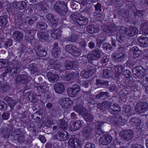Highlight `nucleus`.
<instances>
[{"label": "nucleus", "mask_w": 148, "mask_h": 148, "mask_svg": "<svg viewBox=\"0 0 148 148\" xmlns=\"http://www.w3.org/2000/svg\"><path fill=\"white\" fill-rule=\"evenodd\" d=\"M78 36L76 34L71 35L70 36L66 38V40L70 42H75L77 40Z\"/></svg>", "instance_id": "47"}, {"label": "nucleus", "mask_w": 148, "mask_h": 148, "mask_svg": "<svg viewBox=\"0 0 148 148\" xmlns=\"http://www.w3.org/2000/svg\"><path fill=\"white\" fill-rule=\"evenodd\" d=\"M51 34L52 37L56 39H60L61 36L60 29H58L51 30Z\"/></svg>", "instance_id": "26"}, {"label": "nucleus", "mask_w": 148, "mask_h": 148, "mask_svg": "<svg viewBox=\"0 0 148 148\" xmlns=\"http://www.w3.org/2000/svg\"><path fill=\"white\" fill-rule=\"evenodd\" d=\"M95 71V69H90L89 70H83L82 71L80 75L83 78H89L92 74V73L94 72Z\"/></svg>", "instance_id": "24"}, {"label": "nucleus", "mask_w": 148, "mask_h": 148, "mask_svg": "<svg viewBox=\"0 0 148 148\" xmlns=\"http://www.w3.org/2000/svg\"><path fill=\"white\" fill-rule=\"evenodd\" d=\"M22 134L23 133L21 132L20 129L18 128L12 131L11 136L14 137L15 139H16L19 135Z\"/></svg>", "instance_id": "35"}, {"label": "nucleus", "mask_w": 148, "mask_h": 148, "mask_svg": "<svg viewBox=\"0 0 148 148\" xmlns=\"http://www.w3.org/2000/svg\"><path fill=\"white\" fill-rule=\"evenodd\" d=\"M86 29L88 32L90 34L96 33L99 30V28H95L93 26L88 25L87 26Z\"/></svg>", "instance_id": "38"}, {"label": "nucleus", "mask_w": 148, "mask_h": 148, "mask_svg": "<svg viewBox=\"0 0 148 148\" xmlns=\"http://www.w3.org/2000/svg\"><path fill=\"white\" fill-rule=\"evenodd\" d=\"M142 69L141 66H138L133 69V75L135 78H139L142 76V71L141 70Z\"/></svg>", "instance_id": "22"}, {"label": "nucleus", "mask_w": 148, "mask_h": 148, "mask_svg": "<svg viewBox=\"0 0 148 148\" xmlns=\"http://www.w3.org/2000/svg\"><path fill=\"white\" fill-rule=\"evenodd\" d=\"M25 22L26 24H28L29 25H32L34 24V21L29 16H27L25 19Z\"/></svg>", "instance_id": "59"}, {"label": "nucleus", "mask_w": 148, "mask_h": 148, "mask_svg": "<svg viewBox=\"0 0 148 148\" xmlns=\"http://www.w3.org/2000/svg\"><path fill=\"white\" fill-rule=\"evenodd\" d=\"M138 41L140 43L141 46L146 47L148 46V38L144 35H142L138 38Z\"/></svg>", "instance_id": "18"}, {"label": "nucleus", "mask_w": 148, "mask_h": 148, "mask_svg": "<svg viewBox=\"0 0 148 148\" xmlns=\"http://www.w3.org/2000/svg\"><path fill=\"white\" fill-rule=\"evenodd\" d=\"M33 140L31 136H28L27 138H25L24 144L28 145L32 143L33 141Z\"/></svg>", "instance_id": "58"}, {"label": "nucleus", "mask_w": 148, "mask_h": 148, "mask_svg": "<svg viewBox=\"0 0 148 148\" xmlns=\"http://www.w3.org/2000/svg\"><path fill=\"white\" fill-rule=\"evenodd\" d=\"M37 90L40 93H43L46 92L48 90V86L47 85L44 83L39 84L37 87Z\"/></svg>", "instance_id": "25"}, {"label": "nucleus", "mask_w": 148, "mask_h": 148, "mask_svg": "<svg viewBox=\"0 0 148 148\" xmlns=\"http://www.w3.org/2000/svg\"><path fill=\"white\" fill-rule=\"evenodd\" d=\"M70 17L73 21L80 26L85 25L87 24V19L82 17H80L77 15V13L73 14L70 15Z\"/></svg>", "instance_id": "3"}, {"label": "nucleus", "mask_w": 148, "mask_h": 148, "mask_svg": "<svg viewBox=\"0 0 148 148\" xmlns=\"http://www.w3.org/2000/svg\"><path fill=\"white\" fill-rule=\"evenodd\" d=\"M30 101L34 103H36L38 99L36 96L32 92H30L28 96Z\"/></svg>", "instance_id": "40"}, {"label": "nucleus", "mask_w": 148, "mask_h": 148, "mask_svg": "<svg viewBox=\"0 0 148 148\" xmlns=\"http://www.w3.org/2000/svg\"><path fill=\"white\" fill-rule=\"evenodd\" d=\"M123 75L126 77L130 78L132 76V74L131 72L128 70H125L123 73Z\"/></svg>", "instance_id": "60"}, {"label": "nucleus", "mask_w": 148, "mask_h": 148, "mask_svg": "<svg viewBox=\"0 0 148 148\" xmlns=\"http://www.w3.org/2000/svg\"><path fill=\"white\" fill-rule=\"evenodd\" d=\"M101 125V121H97L96 123L95 131L97 135H101L102 134Z\"/></svg>", "instance_id": "33"}, {"label": "nucleus", "mask_w": 148, "mask_h": 148, "mask_svg": "<svg viewBox=\"0 0 148 148\" xmlns=\"http://www.w3.org/2000/svg\"><path fill=\"white\" fill-rule=\"evenodd\" d=\"M131 53H133V57L134 58H137L140 53V50L137 47H132L130 51Z\"/></svg>", "instance_id": "32"}, {"label": "nucleus", "mask_w": 148, "mask_h": 148, "mask_svg": "<svg viewBox=\"0 0 148 148\" xmlns=\"http://www.w3.org/2000/svg\"><path fill=\"white\" fill-rule=\"evenodd\" d=\"M124 69V67L122 65H117L115 68L116 73L118 75L120 74L123 71Z\"/></svg>", "instance_id": "48"}, {"label": "nucleus", "mask_w": 148, "mask_h": 148, "mask_svg": "<svg viewBox=\"0 0 148 148\" xmlns=\"http://www.w3.org/2000/svg\"><path fill=\"white\" fill-rule=\"evenodd\" d=\"M132 108L130 106H127L124 108L123 113L125 116H130L132 114Z\"/></svg>", "instance_id": "36"}, {"label": "nucleus", "mask_w": 148, "mask_h": 148, "mask_svg": "<svg viewBox=\"0 0 148 148\" xmlns=\"http://www.w3.org/2000/svg\"><path fill=\"white\" fill-rule=\"evenodd\" d=\"M103 28L102 27L103 30L104 32L109 33L114 32L116 31L118 29V27L114 24H112L108 26L105 25L103 26Z\"/></svg>", "instance_id": "17"}, {"label": "nucleus", "mask_w": 148, "mask_h": 148, "mask_svg": "<svg viewBox=\"0 0 148 148\" xmlns=\"http://www.w3.org/2000/svg\"><path fill=\"white\" fill-rule=\"evenodd\" d=\"M54 9L58 14L62 16H65L68 11L67 4L64 2L60 1L56 3Z\"/></svg>", "instance_id": "1"}, {"label": "nucleus", "mask_w": 148, "mask_h": 148, "mask_svg": "<svg viewBox=\"0 0 148 148\" xmlns=\"http://www.w3.org/2000/svg\"><path fill=\"white\" fill-rule=\"evenodd\" d=\"M10 86L8 83L5 82H0V91L2 92H6L9 90Z\"/></svg>", "instance_id": "30"}, {"label": "nucleus", "mask_w": 148, "mask_h": 148, "mask_svg": "<svg viewBox=\"0 0 148 148\" xmlns=\"http://www.w3.org/2000/svg\"><path fill=\"white\" fill-rule=\"evenodd\" d=\"M74 76L73 74L70 73L64 77V80L69 81L73 79Z\"/></svg>", "instance_id": "57"}, {"label": "nucleus", "mask_w": 148, "mask_h": 148, "mask_svg": "<svg viewBox=\"0 0 148 148\" xmlns=\"http://www.w3.org/2000/svg\"><path fill=\"white\" fill-rule=\"evenodd\" d=\"M110 109L114 112H117L121 110V108L118 104H114L109 106Z\"/></svg>", "instance_id": "43"}, {"label": "nucleus", "mask_w": 148, "mask_h": 148, "mask_svg": "<svg viewBox=\"0 0 148 148\" xmlns=\"http://www.w3.org/2000/svg\"><path fill=\"white\" fill-rule=\"evenodd\" d=\"M8 18V15H5L0 16V23L1 24H6L7 23V20Z\"/></svg>", "instance_id": "46"}, {"label": "nucleus", "mask_w": 148, "mask_h": 148, "mask_svg": "<svg viewBox=\"0 0 148 148\" xmlns=\"http://www.w3.org/2000/svg\"><path fill=\"white\" fill-rule=\"evenodd\" d=\"M131 121L132 123L137 126H139L141 124L140 120L137 118L133 117L131 118Z\"/></svg>", "instance_id": "49"}, {"label": "nucleus", "mask_w": 148, "mask_h": 148, "mask_svg": "<svg viewBox=\"0 0 148 148\" xmlns=\"http://www.w3.org/2000/svg\"><path fill=\"white\" fill-rule=\"evenodd\" d=\"M28 80L27 76L25 74H21L16 78V82L18 84H25Z\"/></svg>", "instance_id": "23"}, {"label": "nucleus", "mask_w": 148, "mask_h": 148, "mask_svg": "<svg viewBox=\"0 0 148 148\" xmlns=\"http://www.w3.org/2000/svg\"><path fill=\"white\" fill-rule=\"evenodd\" d=\"M82 53V51L80 49L77 48L76 47L74 50L72 55L76 57L79 56Z\"/></svg>", "instance_id": "51"}, {"label": "nucleus", "mask_w": 148, "mask_h": 148, "mask_svg": "<svg viewBox=\"0 0 148 148\" xmlns=\"http://www.w3.org/2000/svg\"><path fill=\"white\" fill-rule=\"evenodd\" d=\"M74 62L73 61L66 60L65 63V65L64 66L66 69L70 70H71L73 67V65Z\"/></svg>", "instance_id": "44"}, {"label": "nucleus", "mask_w": 148, "mask_h": 148, "mask_svg": "<svg viewBox=\"0 0 148 148\" xmlns=\"http://www.w3.org/2000/svg\"><path fill=\"white\" fill-rule=\"evenodd\" d=\"M37 35L38 39L44 40H47L49 37L48 34L45 32H38Z\"/></svg>", "instance_id": "34"}, {"label": "nucleus", "mask_w": 148, "mask_h": 148, "mask_svg": "<svg viewBox=\"0 0 148 148\" xmlns=\"http://www.w3.org/2000/svg\"><path fill=\"white\" fill-rule=\"evenodd\" d=\"M135 110L137 112L141 114L148 110V104L146 101H140L136 106Z\"/></svg>", "instance_id": "4"}, {"label": "nucleus", "mask_w": 148, "mask_h": 148, "mask_svg": "<svg viewBox=\"0 0 148 148\" xmlns=\"http://www.w3.org/2000/svg\"><path fill=\"white\" fill-rule=\"evenodd\" d=\"M10 130L9 128H2L1 129V134L3 137L8 138L10 136Z\"/></svg>", "instance_id": "29"}, {"label": "nucleus", "mask_w": 148, "mask_h": 148, "mask_svg": "<svg viewBox=\"0 0 148 148\" xmlns=\"http://www.w3.org/2000/svg\"><path fill=\"white\" fill-rule=\"evenodd\" d=\"M11 36L17 42H20L23 40V35L21 32L16 31L13 32Z\"/></svg>", "instance_id": "12"}, {"label": "nucleus", "mask_w": 148, "mask_h": 148, "mask_svg": "<svg viewBox=\"0 0 148 148\" xmlns=\"http://www.w3.org/2000/svg\"><path fill=\"white\" fill-rule=\"evenodd\" d=\"M69 135L64 130L58 131L56 134L55 138L60 141L66 140L69 138Z\"/></svg>", "instance_id": "5"}, {"label": "nucleus", "mask_w": 148, "mask_h": 148, "mask_svg": "<svg viewBox=\"0 0 148 148\" xmlns=\"http://www.w3.org/2000/svg\"><path fill=\"white\" fill-rule=\"evenodd\" d=\"M13 6L18 10H22L26 8L27 4L24 1H17L13 3Z\"/></svg>", "instance_id": "15"}, {"label": "nucleus", "mask_w": 148, "mask_h": 148, "mask_svg": "<svg viewBox=\"0 0 148 148\" xmlns=\"http://www.w3.org/2000/svg\"><path fill=\"white\" fill-rule=\"evenodd\" d=\"M134 15L136 17H141L143 16V12L140 10H136L133 12Z\"/></svg>", "instance_id": "55"}, {"label": "nucleus", "mask_w": 148, "mask_h": 148, "mask_svg": "<svg viewBox=\"0 0 148 148\" xmlns=\"http://www.w3.org/2000/svg\"><path fill=\"white\" fill-rule=\"evenodd\" d=\"M101 50L96 49L95 51H92L90 53H89L87 56V58L89 62H91L93 60L99 58L101 55Z\"/></svg>", "instance_id": "7"}, {"label": "nucleus", "mask_w": 148, "mask_h": 148, "mask_svg": "<svg viewBox=\"0 0 148 148\" xmlns=\"http://www.w3.org/2000/svg\"><path fill=\"white\" fill-rule=\"evenodd\" d=\"M82 107H83L80 106L75 105L73 107V110L75 112L79 113Z\"/></svg>", "instance_id": "62"}, {"label": "nucleus", "mask_w": 148, "mask_h": 148, "mask_svg": "<svg viewBox=\"0 0 148 148\" xmlns=\"http://www.w3.org/2000/svg\"><path fill=\"white\" fill-rule=\"evenodd\" d=\"M36 27L40 29H46L47 27V25L46 23L43 22H39L37 23Z\"/></svg>", "instance_id": "45"}, {"label": "nucleus", "mask_w": 148, "mask_h": 148, "mask_svg": "<svg viewBox=\"0 0 148 148\" xmlns=\"http://www.w3.org/2000/svg\"><path fill=\"white\" fill-rule=\"evenodd\" d=\"M76 46L72 44L66 45L65 47L66 51L71 54H72Z\"/></svg>", "instance_id": "39"}, {"label": "nucleus", "mask_w": 148, "mask_h": 148, "mask_svg": "<svg viewBox=\"0 0 148 148\" xmlns=\"http://www.w3.org/2000/svg\"><path fill=\"white\" fill-rule=\"evenodd\" d=\"M95 146L94 144L92 143H88L86 144L85 148H95Z\"/></svg>", "instance_id": "64"}, {"label": "nucleus", "mask_w": 148, "mask_h": 148, "mask_svg": "<svg viewBox=\"0 0 148 148\" xmlns=\"http://www.w3.org/2000/svg\"><path fill=\"white\" fill-rule=\"evenodd\" d=\"M84 120L87 122H91L94 119L92 116L88 114L86 116H84Z\"/></svg>", "instance_id": "52"}, {"label": "nucleus", "mask_w": 148, "mask_h": 148, "mask_svg": "<svg viewBox=\"0 0 148 148\" xmlns=\"http://www.w3.org/2000/svg\"><path fill=\"white\" fill-rule=\"evenodd\" d=\"M92 132V130L91 128L89 126L85 127L82 131V134L86 138H87L90 136Z\"/></svg>", "instance_id": "27"}, {"label": "nucleus", "mask_w": 148, "mask_h": 148, "mask_svg": "<svg viewBox=\"0 0 148 148\" xmlns=\"http://www.w3.org/2000/svg\"><path fill=\"white\" fill-rule=\"evenodd\" d=\"M126 54L123 51L118 53H114L112 55L113 59L116 61H120L123 60L126 57Z\"/></svg>", "instance_id": "14"}, {"label": "nucleus", "mask_w": 148, "mask_h": 148, "mask_svg": "<svg viewBox=\"0 0 148 148\" xmlns=\"http://www.w3.org/2000/svg\"><path fill=\"white\" fill-rule=\"evenodd\" d=\"M83 121L82 120L76 121L73 123L71 130L73 131L79 130L82 126Z\"/></svg>", "instance_id": "28"}, {"label": "nucleus", "mask_w": 148, "mask_h": 148, "mask_svg": "<svg viewBox=\"0 0 148 148\" xmlns=\"http://www.w3.org/2000/svg\"><path fill=\"white\" fill-rule=\"evenodd\" d=\"M121 32V31H120L119 32L117 33L116 39L117 41L120 43H123L126 40V38Z\"/></svg>", "instance_id": "31"}, {"label": "nucleus", "mask_w": 148, "mask_h": 148, "mask_svg": "<svg viewBox=\"0 0 148 148\" xmlns=\"http://www.w3.org/2000/svg\"><path fill=\"white\" fill-rule=\"evenodd\" d=\"M133 134V131L131 130H128L125 131H121L119 135L122 138L128 140L132 139Z\"/></svg>", "instance_id": "10"}, {"label": "nucleus", "mask_w": 148, "mask_h": 148, "mask_svg": "<svg viewBox=\"0 0 148 148\" xmlns=\"http://www.w3.org/2000/svg\"><path fill=\"white\" fill-rule=\"evenodd\" d=\"M51 53L52 55L54 58L58 57L61 53L60 48L52 49Z\"/></svg>", "instance_id": "37"}, {"label": "nucleus", "mask_w": 148, "mask_h": 148, "mask_svg": "<svg viewBox=\"0 0 148 148\" xmlns=\"http://www.w3.org/2000/svg\"><path fill=\"white\" fill-rule=\"evenodd\" d=\"M53 89L56 93L61 94L64 91V88L63 85L60 82H58L55 84Z\"/></svg>", "instance_id": "16"}, {"label": "nucleus", "mask_w": 148, "mask_h": 148, "mask_svg": "<svg viewBox=\"0 0 148 148\" xmlns=\"http://www.w3.org/2000/svg\"><path fill=\"white\" fill-rule=\"evenodd\" d=\"M47 76L49 81L51 83L56 82L59 79L58 75L54 74L51 72H49L47 73Z\"/></svg>", "instance_id": "21"}, {"label": "nucleus", "mask_w": 148, "mask_h": 148, "mask_svg": "<svg viewBox=\"0 0 148 148\" xmlns=\"http://www.w3.org/2000/svg\"><path fill=\"white\" fill-rule=\"evenodd\" d=\"M80 90L79 86L74 85H73L71 88H68L67 92L69 96L73 97L78 95L80 91Z\"/></svg>", "instance_id": "6"}, {"label": "nucleus", "mask_w": 148, "mask_h": 148, "mask_svg": "<svg viewBox=\"0 0 148 148\" xmlns=\"http://www.w3.org/2000/svg\"><path fill=\"white\" fill-rule=\"evenodd\" d=\"M59 126L62 129H66L68 125L64 120H61L59 121L58 123Z\"/></svg>", "instance_id": "41"}, {"label": "nucleus", "mask_w": 148, "mask_h": 148, "mask_svg": "<svg viewBox=\"0 0 148 148\" xmlns=\"http://www.w3.org/2000/svg\"><path fill=\"white\" fill-rule=\"evenodd\" d=\"M21 68V63L20 62L18 61L14 63L12 67H9L7 68L5 71L1 74V76L2 77H4L8 72H10L12 74L18 73V71H20Z\"/></svg>", "instance_id": "2"}, {"label": "nucleus", "mask_w": 148, "mask_h": 148, "mask_svg": "<svg viewBox=\"0 0 148 148\" xmlns=\"http://www.w3.org/2000/svg\"><path fill=\"white\" fill-rule=\"evenodd\" d=\"M102 138L105 139L106 140V142H104V145H107L110 143L112 140V138L111 136L108 134L103 135L102 136Z\"/></svg>", "instance_id": "42"}, {"label": "nucleus", "mask_w": 148, "mask_h": 148, "mask_svg": "<svg viewBox=\"0 0 148 148\" xmlns=\"http://www.w3.org/2000/svg\"><path fill=\"white\" fill-rule=\"evenodd\" d=\"M35 51L36 54L40 57H44L47 54V51L40 46L37 47Z\"/></svg>", "instance_id": "20"}, {"label": "nucleus", "mask_w": 148, "mask_h": 148, "mask_svg": "<svg viewBox=\"0 0 148 148\" xmlns=\"http://www.w3.org/2000/svg\"><path fill=\"white\" fill-rule=\"evenodd\" d=\"M46 17L49 22L51 24L52 27L54 28L56 27L58 22L56 16L51 14H49L47 15Z\"/></svg>", "instance_id": "11"}, {"label": "nucleus", "mask_w": 148, "mask_h": 148, "mask_svg": "<svg viewBox=\"0 0 148 148\" xmlns=\"http://www.w3.org/2000/svg\"><path fill=\"white\" fill-rule=\"evenodd\" d=\"M68 144L72 147L75 148L80 145L81 142L79 140L72 138L69 140Z\"/></svg>", "instance_id": "19"}, {"label": "nucleus", "mask_w": 148, "mask_h": 148, "mask_svg": "<svg viewBox=\"0 0 148 148\" xmlns=\"http://www.w3.org/2000/svg\"><path fill=\"white\" fill-rule=\"evenodd\" d=\"M148 28V22L143 23L140 26L141 31L144 33L147 29Z\"/></svg>", "instance_id": "50"}, {"label": "nucleus", "mask_w": 148, "mask_h": 148, "mask_svg": "<svg viewBox=\"0 0 148 148\" xmlns=\"http://www.w3.org/2000/svg\"><path fill=\"white\" fill-rule=\"evenodd\" d=\"M16 139L20 143H24L25 137V136L23 134H21V135H19Z\"/></svg>", "instance_id": "54"}, {"label": "nucleus", "mask_w": 148, "mask_h": 148, "mask_svg": "<svg viewBox=\"0 0 148 148\" xmlns=\"http://www.w3.org/2000/svg\"><path fill=\"white\" fill-rule=\"evenodd\" d=\"M107 120L108 121H109V123H112L114 125H122V119L120 116L117 117H108V118Z\"/></svg>", "instance_id": "13"}, {"label": "nucleus", "mask_w": 148, "mask_h": 148, "mask_svg": "<svg viewBox=\"0 0 148 148\" xmlns=\"http://www.w3.org/2000/svg\"><path fill=\"white\" fill-rule=\"evenodd\" d=\"M110 70L108 69H105L103 71V75L104 77L106 78H108L110 77Z\"/></svg>", "instance_id": "61"}, {"label": "nucleus", "mask_w": 148, "mask_h": 148, "mask_svg": "<svg viewBox=\"0 0 148 148\" xmlns=\"http://www.w3.org/2000/svg\"><path fill=\"white\" fill-rule=\"evenodd\" d=\"M3 43L4 45L6 47H10L12 45V40L10 38L8 39H5V40L3 41Z\"/></svg>", "instance_id": "56"}, {"label": "nucleus", "mask_w": 148, "mask_h": 148, "mask_svg": "<svg viewBox=\"0 0 148 148\" xmlns=\"http://www.w3.org/2000/svg\"><path fill=\"white\" fill-rule=\"evenodd\" d=\"M125 34L129 37H133L138 33V29L134 26H130L129 28H125L124 29Z\"/></svg>", "instance_id": "8"}, {"label": "nucleus", "mask_w": 148, "mask_h": 148, "mask_svg": "<svg viewBox=\"0 0 148 148\" xmlns=\"http://www.w3.org/2000/svg\"><path fill=\"white\" fill-rule=\"evenodd\" d=\"M73 101L69 98H65L62 99L60 103L62 108L65 109L70 108L73 105Z\"/></svg>", "instance_id": "9"}, {"label": "nucleus", "mask_w": 148, "mask_h": 148, "mask_svg": "<svg viewBox=\"0 0 148 148\" xmlns=\"http://www.w3.org/2000/svg\"><path fill=\"white\" fill-rule=\"evenodd\" d=\"M143 80H141L140 82L142 85L145 86V84L147 83H148V73L146 74L143 76Z\"/></svg>", "instance_id": "53"}, {"label": "nucleus", "mask_w": 148, "mask_h": 148, "mask_svg": "<svg viewBox=\"0 0 148 148\" xmlns=\"http://www.w3.org/2000/svg\"><path fill=\"white\" fill-rule=\"evenodd\" d=\"M10 114L8 112H4L2 114L1 116L4 120H7L8 119L10 116Z\"/></svg>", "instance_id": "63"}]
</instances>
